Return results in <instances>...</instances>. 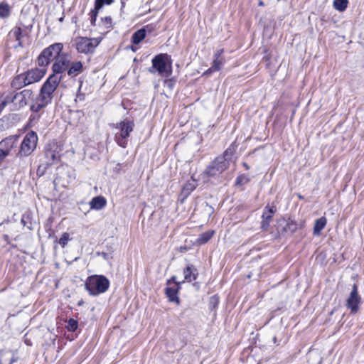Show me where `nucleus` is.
I'll return each instance as SVG.
<instances>
[{
  "label": "nucleus",
  "instance_id": "f257e3e1",
  "mask_svg": "<svg viewBox=\"0 0 364 364\" xmlns=\"http://www.w3.org/2000/svg\"><path fill=\"white\" fill-rule=\"evenodd\" d=\"M232 155L230 149H228L223 156H218L206 168L205 174L214 177L222 173L229 166V159Z\"/></svg>",
  "mask_w": 364,
  "mask_h": 364
},
{
  "label": "nucleus",
  "instance_id": "f03ea898",
  "mask_svg": "<svg viewBox=\"0 0 364 364\" xmlns=\"http://www.w3.org/2000/svg\"><path fill=\"white\" fill-rule=\"evenodd\" d=\"M85 286L90 295L97 296L109 289V281L103 275H92L87 277Z\"/></svg>",
  "mask_w": 364,
  "mask_h": 364
},
{
  "label": "nucleus",
  "instance_id": "7ed1b4c3",
  "mask_svg": "<svg viewBox=\"0 0 364 364\" xmlns=\"http://www.w3.org/2000/svg\"><path fill=\"white\" fill-rule=\"evenodd\" d=\"M150 73L157 72L162 77H168L172 73L171 61L168 55L161 53L152 59V66L149 69Z\"/></svg>",
  "mask_w": 364,
  "mask_h": 364
},
{
  "label": "nucleus",
  "instance_id": "20e7f679",
  "mask_svg": "<svg viewBox=\"0 0 364 364\" xmlns=\"http://www.w3.org/2000/svg\"><path fill=\"white\" fill-rule=\"evenodd\" d=\"M63 48V45L60 43H56L50 45L49 47L45 48L38 58V64L41 67L47 66L53 60L61 53Z\"/></svg>",
  "mask_w": 364,
  "mask_h": 364
},
{
  "label": "nucleus",
  "instance_id": "39448f33",
  "mask_svg": "<svg viewBox=\"0 0 364 364\" xmlns=\"http://www.w3.org/2000/svg\"><path fill=\"white\" fill-rule=\"evenodd\" d=\"M37 143V134L33 131L28 132L21 144L17 157L22 158L31 155L36 149Z\"/></svg>",
  "mask_w": 364,
  "mask_h": 364
},
{
  "label": "nucleus",
  "instance_id": "423d86ee",
  "mask_svg": "<svg viewBox=\"0 0 364 364\" xmlns=\"http://www.w3.org/2000/svg\"><path fill=\"white\" fill-rule=\"evenodd\" d=\"M134 124L132 121L123 120L115 128L119 129V132L115 136V139L119 146L125 148L127 145V139L133 131Z\"/></svg>",
  "mask_w": 364,
  "mask_h": 364
},
{
  "label": "nucleus",
  "instance_id": "0eeeda50",
  "mask_svg": "<svg viewBox=\"0 0 364 364\" xmlns=\"http://www.w3.org/2000/svg\"><path fill=\"white\" fill-rule=\"evenodd\" d=\"M33 92L30 90H23L21 92L16 93L14 95H10L4 97L5 100H8V103L12 102L16 109H18L26 106L32 99Z\"/></svg>",
  "mask_w": 364,
  "mask_h": 364
},
{
  "label": "nucleus",
  "instance_id": "6e6552de",
  "mask_svg": "<svg viewBox=\"0 0 364 364\" xmlns=\"http://www.w3.org/2000/svg\"><path fill=\"white\" fill-rule=\"evenodd\" d=\"M100 41L101 40L97 38L77 37L75 39V44L79 53L87 54L92 53Z\"/></svg>",
  "mask_w": 364,
  "mask_h": 364
},
{
  "label": "nucleus",
  "instance_id": "1a4fd4ad",
  "mask_svg": "<svg viewBox=\"0 0 364 364\" xmlns=\"http://www.w3.org/2000/svg\"><path fill=\"white\" fill-rule=\"evenodd\" d=\"M62 80V76L55 74L51 75L43 85L40 93L43 94L46 100H52L53 93L58 87L60 82Z\"/></svg>",
  "mask_w": 364,
  "mask_h": 364
},
{
  "label": "nucleus",
  "instance_id": "9d476101",
  "mask_svg": "<svg viewBox=\"0 0 364 364\" xmlns=\"http://www.w3.org/2000/svg\"><path fill=\"white\" fill-rule=\"evenodd\" d=\"M361 304V297L358 293L356 284L353 285L352 289L346 299V306L350 310L351 314H356L359 311V306Z\"/></svg>",
  "mask_w": 364,
  "mask_h": 364
},
{
  "label": "nucleus",
  "instance_id": "9b49d317",
  "mask_svg": "<svg viewBox=\"0 0 364 364\" xmlns=\"http://www.w3.org/2000/svg\"><path fill=\"white\" fill-rule=\"evenodd\" d=\"M72 57L67 53H61L55 59L52 66L53 74L59 75L68 70Z\"/></svg>",
  "mask_w": 364,
  "mask_h": 364
},
{
  "label": "nucleus",
  "instance_id": "f8f14e48",
  "mask_svg": "<svg viewBox=\"0 0 364 364\" xmlns=\"http://www.w3.org/2000/svg\"><path fill=\"white\" fill-rule=\"evenodd\" d=\"M278 226L277 228L279 235H283L287 233L293 234L299 228H301V224H297L296 221L291 218L287 220L282 219L277 222Z\"/></svg>",
  "mask_w": 364,
  "mask_h": 364
},
{
  "label": "nucleus",
  "instance_id": "ddd939ff",
  "mask_svg": "<svg viewBox=\"0 0 364 364\" xmlns=\"http://www.w3.org/2000/svg\"><path fill=\"white\" fill-rule=\"evenodd\" d=\"M26 77L28 85H31L40 81L46 74V70L42 68H32L24 73Z\"/></svg>",
  "mask_w": 364,
  "mask_h": 364
},
{
  "label": "nucleus",
  "instance_id": "4468645a",
  "mask_svg": "<svg viewBox=\"0 0 364 364\" xmlns=\"http://www.w3.org/2000/svg\"><path fill=\"white\" fill-rule=\"evenodd\" d=\"M16 139L6 138L0 142V162L10 153L15 145Z\"/></svg>",
  "mask_w": 364,
  "mask_h": 364
},
{
  "label": "nucleus",
  "instance_id": "2eb2a0df",
  "mask_svg": "<svg viewBox=\"0 0 364 364\" xmlns=\"http://www.w3.org/2000/svg\"><path fill=\"white\" fill-rule=\"evenodd\" d=\"M275 211L276 210L273 206H267L264 208L262 215L261 223V228L263 231H267L268 230Z\"/></svg>",
  "mask_w": 364,
  "mask_h": 364
},
{
  "label": "nucleus",
  "instance_id": "dca6fc26",
  "mask_svg": "<svg viewBox=\"0 0 364 364\" xmlns=\"http://www.w3.org/2000/svg\"><path fill=\"white\" fill-rule=\"evenodd\" d=\"M49 146L50 148H47L46 150V157L47 159V164L52 165L59 161L60 155L58 147L55 144L53 146L50 144Z\"/></svg>",
  "mask_w": 364,
  "mask_h": 364
},
{
  "label": "nucleus",
  "instance_id": "f3484780",
  "mask_svg": "<svg viewBox=\"0 0 364 364\" xmlns=\"http://www.w3.org/2000/svg\"><path fill=\"white\" fill-rule=\"evenodd\" d=\"M27 36V31L26 29H23L20 27H14L10 32H9V37L11 38L15 39L18 44L16 46V47H22L23 46V40L24 37Z\"/></svg>",
  "mask_w": 364,
  "mask_h": 364
},
{
  "label": "nucleus",
  "instance_id": "a211bd4d",
  "mask_svg": "<svg viewBox=\"0 0 364 364\" xmlns=\"http://www.w3.org/2000/svg\"><path fill=\"white\" fill-rule=\"evenodd\" d=\"M44 95L41 93L39 94V95L33 101L31 105V109L33 112H38L42 108L46 107L49 102H50L51 100L50 98H48L47 100L44 99Z\"/></svg>",
  "mask_w": 364,
  "mask_h": 364
},
{
  "label": "nucleus",
  "instance_id": "6ab92c4d",
  "mask_svg": "<svg viewBox=\"0 0 364 364\" xmlns=\"http://www.w3.org/2000/svg\"><path fill=\"white\" fill-rule=\"evenodd\" d=\"M18 360L12 350H1L0 352V364H14Z\"/></svg>",
  "mask_w": 364,
  "mask_h": 364
},
{
  "label": "nucleus",
  "instance_id": "aec40b11",
  "mask_svg": "<svg viewBox=\"0 0 364 364\" xmlns=\"http://www.w3.org/2000/svg\"><path fill=\"white\" fill-rule=\"evenodd\" d=\"M83 72V65L80 61L70 62L67 70L68 75L71 77H75Z\"/></svg>",
  "mask_w": 364,
  "mask_h": 364
},
{
  "label": "nucleus",
  "instance_id": "412c9836",
  "mask_svg": "<svg viewBox=\"0 0 364 364\" xmlns=\"http://www.w3.org/2000/svg\"><path fill=\"white\" fill-rule=\"evenodd\" d=\"M11 85L13 88L16 90L28 85L24 73L16 75L11 81Z\"/></svg>",
  "mask_w": 364,
  "mask_h": 364
},
{
  "label": "nucleus",
  "instance_id": "4be33fe9",
  "mask_svg": "<svg viewBox=\"0 0 364 364\" xmlns=\"http://www.w3.org/2000/svg\"><path fill=\"white\" fill-rule=\"evenodd\" d=\"M107 201L102 196L94 197L90 202V206L91 209L101 210L106 205Z\"/></svg>",
  "mask_w": 364,
  "mask_h": 364
},
{
  "label": "nucleus",
  "instance_id": "5701e85b",
  "mask_svg": "<svg viewBox=\"0 0 364 364\" xmlns=\"http://www.w3.org/2000/svg\"><path fill=\"white\" fill-rule=\"evenodd\" d=\"M184 281L191 282L196 279L197 270L193 266H188L183 270Z\"/></svg>",
  "mask_w": 364,
  "mask_h": 364
},
{
  "label": "nucleus",
  "instance_id": "b1692460",
  "mask_svg": "<svg viewBox=\"0 0 364 364\" xmlns=\"http://www.w3.org/2000/svg\"><path fill=\"white\" fill-rule=\"evenodd\" d=\"M326 218L325 217H321L315 221L314 227V234L315 235H319L321 231L325 228L326 225Z\"/></svg>",
  "mask_w": 364,
  "mask_h": 364
},
{
  "label": "nucleus",
  "instance_id": "393cba45",
  "mask_svg": "<svg viewBox=\"0 0 364 364\" xmlns=\"http://www.w3.org/2000/svg\"><path fill=\"white\" fill-rule=\"evenodd\" d=\"M224 63L225 58H214L212 66L205 73V75L220 70Z\"/></svg>",
  "mask_w": 364,
  "mask_h": 364
},
{
  "label": "nucleus",
  "instance_id": "a878e982",
  "mask_svg": "<svg viewBox=\"0 0 364 364\" xmlns=\"http://www.w3.org/2000/svg\"><path fill=\"white\" fill-rule=\"evenodd\" d=\"M166 294L171 302L179 303V299L177 296L178 289L173 287H166L165 289Z\"/></svg>",
  "mask_w": 364,
  "mask_h": 364
},
{
  "label": "nucleus",
  "instance_id": "bb28decb",
  "mask_svg": "<svg viewBox=\"0 0 364 364\" xmlns=\"http://www.w3.org/2000/svg\"><path fill=\"white\" fill-rule=\"evenodd\" d=\"M215 234L214 230H208L200 234L197 240L196 243L198 245H203L206 243Z\"/></svg>",
  "mask_w": 364,
  "mask_h": 364
},
{
  "label": "nucleus",
  "instance_id": "cd10ccee",
  "mask_svg": "<svg viewBox=\"0 0 364 364\" xmlns=\"http://www.w3.org/2000/svg\"><path fill=\"white\" fill-rule=\"evenodd\" d=\"M146 37V30L141 28L136 31L132 37V42L134 44H139Z\"/></svg>",
  "mask_w": 364,
  "mask_h": 364
},
{
  "label": "nucleus",
  "instance_id": "c85d7f7f",
  "mask_svg": "<svg viewBox=\"0 0 364 364\" xmlns=\"http://www.w3.org/2000/svg\"><path fill=\"white\" fill-rule=\"evenodd\" d=\"M348 0H334L333 6L338 11H344L348 6Z\"/></svg>",
  "mask_w": 364,
  "mask_h": 364
},
{
  "label": "nucleus",
  "instance_id": "c756f323",
  "mask_svg": "<svg viewBox=\"0 0 364 364\" xmlns=\"http://www.w3.org/2000/svg\"><path fill=\"white\" fill-rule=\"evenodd\" d=\"M9 6L7 4H0V17L4 18L9 15Z\"/></svg>",
  "mask_w": 364,
  "mask_h": 364
},
{
  "label": "nucleus",
  "instance_id": "7c9ffc66",
  "mask_svg": "<svg viewBox=\"0 0 364 364\" xmlns=\"http://www.w3.org/2000/svg\"><path fill=\"white\" fill-rule=\"evenodd\" d=\"M113 1L114 0H96L95 9V10H99L104 6V4L110 5Z\"/></svg>",
  "mask_w": 364,
  "mask_h": 364
},
{
  "label": "nucleus",
  "instance_id": "2f4dec72",
  "mask_svg": "<svg viewBox=\"0 0 364 364\" xmlns=\"http://www.w3.org/2000/svg\"><path fill=\"white\" fill-rule=\"evenodd\" d=\"M78 326L77 321L73 318H70L68 321V328L70 331H75Z\"/></svg>",
  "mask_w": 364,
  "mask_h": 364
},
{
  "label": "nucleus",
  "instance_id": "473e14b6",
  "mask_svg": "<svg viewBox=\"0 0 364 364\" xmlns=\"http://www.w3.org/2000/svg\"><path fill=\"white\" fill-rule=\"evenodd\" d=\"M249 181H250V179L247 176L240 175L236 179V184L237 185H244L245 183H247L249 182Z\"/></svg>",
  "mask_w": 364,
  "mask_h": 364
},
{
  "label": "nucleus",
  "instance_id": "72a5a7b5",
  "mask_svg": "<svg viewBox=\"0 0 364 364\" xmlns=\"http://www.w3.org/2000/svg\"><path fill=\"white\" fill-rule=\"evenodd\" d=\"M176 84V80L171 78V79H166L164 80V86L166 87L169 91H171Z\"/></svg>",
  "mask_w": 364,
  "mask_h": 364
},
{
  "label": "nucleus",
  "instance_id": "f704fd0d",
  "mask_svg": "<svg viewBox=\"0 0 364 364\" xmlns=\"http://www.w3.org/2000/svg\"><path fill=\"white\" fill-rule=\"evenodd\" d=\"M69 238V234L65 232L63 234L62 237L59 239V244L62 245V247H65L68 243Z\"/></svg>",
  "mask_w": 364,
  "mask_h": 364
},
{
  "label": "nucleus",
  "instance_id": "c9c22d12",
  "mask_svg": "<svg viewBox=\"0 0 364 364\" xmlns=\"http://www.w3.org/2000/svg\"><path fill=\"white\" fill-rule=\"evenodd\" d=\"M196 188V184L195 182L193 181L192 183L188 182L186 183L183 188L184 191H188V193H191Z\"/></svg>",
  "mask_w": 364,
  "mask_h": 364
},
{
  "label": "nucleus",
  "instance_id": "e433bc0d",
  "mask_svg": "<svg viewBox=\"0 0 364 364\" xmlns=\"http://www.w3.org/2000/svg\"><path fill=\"white\" fill-rule=\"evenodd\" d=\"M209 303L211 308L215 309L218 304V297L216 295L211 296Z\"/></svg>",
  "mask_w": 364,
  "mask_h": 364
},
{
  "label": "nucleus",
  "instance_id": "4c0bfd02",
  "mask_svg": "<svg viewBox=\"0 0 364 364\" xmlns=\"http://www.w3.org/2000/svg\"><path fill=\"white\" fill-rule=\"evenodd\" d=\"M102 21L105 24L106 28H109L112 27V18L107 16L102 18Z\"/></svg>",
  "mask_w": 364,
  "mask_h": 364
},
{
  "label": "nucleus",
  "instance_id": "58836bf2",
  "mask_svg": "<svg viewBox=\"0 0 364 364\" xmlns=\"http://www.w3.org/2000/svg\"><path fill=\"white\" fill-rule=\"evenodd\" d=\"M223 52H224V50L223 49H219L218 50L214 55H213V58H224L223 54Z\"/></svg>",
  "mask_w": 364,
  "mask_h": 364
},
{
  "label": "nucleus",
  "instance_id": "ea45409f",
  "mask_svg": "<svg viewBox=\"0 0 364 364\" xmlns=\"http://www.w3.org/2000/svg\"><path fill=\"white\" fill-rule=\"evenodd\" d=\"M97 11L98 10H95V9L94 10H92L91 11V23H92V24H94L96 21Z\"/></svg>",
  "mask_w": 364,
  "mask_h": 364
},
{
  "label": "nucleus",
  "instance_id": "a19ab883",
  "mask_svg": "<svg viewBox=\"0 0 364 364\" xmlns=\"http://www.w3.org/2000/svg\"><path fill=\"white\" fill-rule=\"evenodd\" d=\"M8 104V100H5L4 98H0V113L4 109V108L6 107V105Z\"/></svg>",
  "mask_w": 364,
  "mask_h": 364
},
{
  "label": "nucleus",
  "instance_id": "79ce46f5",
  "mask_svg": "<svg viewBox=\"0 0 364 364\" xmlns=\"http://www.w3.org/2000/svg\"><path fill=\"white\" fill-rule=\"evenodd\" d=\"M316 354V352H313V351H310L309 353H308V359H309V361L311 363V364H315L313 362H311V359L312 357H314L315 355Z\"/></svg>",
  "mask_w": 364,
  "mask_h": 364
},
{
  "label": "nucleus",
  "instance_id": "37998d69",
  "mask_svg": "<svg viewBox=\"0 0 364 364\" xmlns=\"http://www.w3.org/2000/svg\"><path fill=\"white\" fill-rule=\"evenodd\" d=\"M21 222V223L23 225H26V221H25V216L24 215L22 217Z\"/></svg>",
  "mask_w": 364,
  "mask_h": 364
},
{
  "label": "nucleus",
  "instance_id": "c03bdc74",
  "mask_svg": "<svg viewBox=\"0 0 364 364\" xmlns=\"http://www.w3.org/2000/svg\"><path fill=\"white\" fill-rule=\"evenodd\" d=\"M258 4H259V6H264V2H263L262 0L259 1Z\"/></svg>",
  "mask_w": 364,
  "mask_h": 364
},
{
  "label": "nucleus",
  "instance_id": "a18cd8bd",
  "mask_svg": "<svg viewBox=\"0 0 364 364\" xmlns=\"http://www.w3.org/2000/svg\"><path fill=\"white\" fill-rule=\"evenodd\" d=\"M243 165L245 166V167L246 168V169H248L249 168V166L247 165V164L244 163Z\"/></svg>",
  "mask_w": 364,
  "mask_h": 364
},
{
  "label": "nucleus",
  "instance_id": "49530a36",
  "mask_svg": "<svg viewBox=\"0 0 364 364\" xmlns=\"http://www.w3.org/2000/svg\"><path fill=\"white\" fill-rule=\"evenodd\" d=\"M175 279H176V277H173L171 278V280H172V281H173L174 282L177 283V282H176V280H175Z\"/></svg>",
  "mask_w": 364,
  "mask_h": 364
},
{
  "label": "nucleus",
  "instance_id": "de8ad7c7",
  "mask_svg": "<svg viewBox=\"0 0 364 364\" xmlns=\"http://www.w3.org/2000/svg\"><path fill=\"white\" fill-rule=\"evenodd\" d=\"M206 208H208V209H210V210H211V209H212V208H211L210 206L208 205H206Z\"/></svg>",
  "mask_w": 364,
  "mask_h": 364
},
{
  "label": "nucleus",
  "instance_id": "09e8293b",
  "mask_svg": "<svg viewBox=\"0 0 364 364\" xmlns=\"http://www.w3.org/2000/svg\"><path fill=\"white\" fill-rule=\"evenodd\" d=\"M59 21H60V22H62V21H63V17H61V18L59 19Z\"/></svg>",
  "mask_w": 364,
  "mask_h": 364
},
{
  "label": "nucleus",
  "instance_id": "8fccbe9b",
  "mask_svg": "<svg viewBox=\"0 0 364 364\" xmlns=\"http://www.w3.org/2000/svg\"><path fill=\"white\" fill-rule=\"evenodd\" d=\"M103 256H104V257L105 258V257H106V256H107V254H106V253H103Z\"/></svg>",
  "mask_w": 364,
  "mask_h": 364
}]
</instances>
